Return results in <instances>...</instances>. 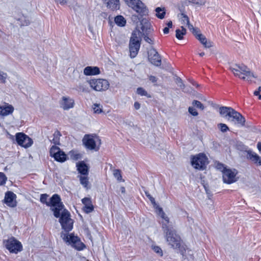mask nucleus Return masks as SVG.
<instances>
[{
  "instance_id": "obj_26",
  "label": "nucleus",
  "mask_w": 261,
  "mask_h": 261,
  "mask_svg": "<svg viewBox=\"0 0 261 261\" xmlns=\"http://www.w3.org/2000/svg\"><path fill=\"white\" fill-rule=\"evenodd\" d=\"M80 178L81 184L86 189H88L90 188L88 175H80L78 176Z\"/></svg>"
},
{
  "instance_id": "obj_33",
  "label": "nucleus",
  "mask_w": 261,
  "mask_h": 261,
  "mask_svg": "<svg viewBox=\"0 0 261 261\" xmlns=\"http://www.w3.org/2000/svg\"><path fill=\"white\" fill-rule=\"evenodd\" d=\"M159 213L162 218L165 221V222H163L162 224L164 223L166 224L167 225H169V218L166 215L165 213L164 212L163 209L161 207L159 208Z\"/></svg>"
},
{
  "instance_id": "obj_64",
  "label": "nucleus",
  "mask_w": 261,
  "mask_h": 261,
  "mask_svg": "<svg viewBox=\"0 0 261 261\" xmlns=\"http://www.w3.org/2000/svg\"><path fill=\"white\" fill-rule=\"evenodd\" d=\"M145 194L147 197H148V196L151 195L148 191H145Z\"/></svg>"
},
{
  "instance_id": "obj_38",
  "label": "nucleus",
  "mask_w": 261,
  "mask_h": 261,
  "mask_svg": "<svg viewBox=\"0 0 261 261\" xmlns=\"http://www.w3.org/2000/svg\"><path fill=\"white\" fill-rule=\"evenodd\" d=\"M192 105L193 106L197 107V108L203 110L204 109V107L203 104L199 101L194 100L192 102Z\"/></svg>"
},
{
  "instance_id": "obj_39",
  "label": "nucleus",
  "mask_w": 261,
  "mask_h": 261,
  "mask_svg": "<svg viewBox=\"0 0 261 261\" xmlns=\"http://www.w3.org/2000/svg\"><path fill=\"white\" fill-rule=\"evenodd\" d=\"M113 175L114 177L117 179L118 180H122V175L121 171L119 169H115L113 170Z\"/></svg>"
},
{
  "instance_id": "obj_5",
  "label": "nucleus",
  "mask_w": 261,
  "mask_h": 261,
  "mask_svg": "<svg viewBox=\"0 0 261 261\" xmlns=\"http://www.w3.org/2000/svg\"><path fill=\"white\" fill-rule=\"evenodd\" d=\"M48 195L46 194H41L40 200L42 203L45 204L47 206L50 207V210L53 211L54 207H62L61 198L58 194H54L49 199L48 201H47Z\"/></svg>"
},
{
  "instance_id": "obj_23",
  "label": "nucleus",
  "mask_w": 261,
  "mask_h": 261,
  "mask_svg": "<svg viewBox=\"0 0 261 261\" xmlns=\"http://www.w3.org/2000/svg\"><path fill=\"white\" fill-rule=\"evenodd\" d=\"M233 109L231 107H221L219 108V112L221 116L227 119Z\"/></svg>"
},
{
  "instance_id": "obj_3",
  "label": "nucleus",
  "mask_w": 261,
  "mask_h": 261,
  "mask_svg": "<svg viewBox=\"0 0 261 261\" xmlns=\"http://www.w3.org/2000/svg\"><path fill=\"white\" fill-rule=\"evenodd\" d=\"M230 70L236 76L248 82L251 81L252 77H257L249 68L244 65L235 64L230 67Z\"/></svg>"
},
{
  "instance_id": "obj_50",
  "label": "nucleus",
  "mask_w": 261,
  "mask_h": 261,
  "mask_svg": "<svg viewBox=\"0 0 261 261\" xmlns=\"http://www.w3.org/2000/svg\"><path fill=\"white\" fill-rule=\"evenodd\" d=\"M188 2L190 3H192V4H193L195 5H201L203 4L202 2L199 0H188Z\"/></svg>"
},
{
  "instance_id": "obj_34",
  "label": "nucleus",
  "mask_w": 261,
  "mask_h": 261,
  "mask_svg": "<svg viewBox=\"0 0 261 261\" xmlns=\"http://www.w3.org/2000/svg\"><path fill=\"white\" fill-rule=\"evenodd\" d=\"M60 148L55 145H53L51 147L49 151L50 155L51 156H53L54 155L57 156V154L59 153V151H60Z\"/></svg>"
},
{
  "instance_id": "obj_49",
  "label": "nucleus",
  "mask_w": 261,
  "mask_h": 261,
  "mask_svg": "<svg viewBox=\"0 0 261 261\" xmlns=\"http://www.w3.org/2000/svg\"><path fill=\"white\" fill-rule=\"evenodd\" d=\"M205 48H210L213 46V43L209 40L205 41L202 44Z\"/></svg>"
},
{
  "instance_id": "obj_17",
  "label": "nucleus",
  "mask_w": 261,
  "mask_h": 261,
  "mask_svg": "<svg viewBox=\"0 0 261 261\" xmlns=\"http://www.w3.org/2000/svg\"><path fill=\"white\" fill-rule=\"evenodd\" d=\"M129 41V49L130 52V57L132 58H135L138 54L140 47V42H137L136 41Z\"/></svg>"
},
{
  "instance_id": "obj_18",
  "label": "nucleus",
  "mask_w": 261,
  "mask_h": 261,
  "mask_svg": "<svg viewBox=\"0 0 261 261\" xmlns=\"http://www.w3.org/2000/svg\"><path fill=\"white\" fill-rule=\"evenodd\" d=\"M106 7L113 11L117 10L120 8L119 0H101Z\"/></svg>"
},
{
  "instance_id": "obj_24",
  "label": "nucleus",
  "mask_w": 261,
  "mask_h": 261,
  "mask_svg": "<svg viewBox=\"0 0 261 261\" xmlns=\"http://www.w3.org/2000/svg\"><path fill=\"white\" fill-rule=\"evenodd\" d=\"M61 136V134L59 130H56L54 133L53 136L50 137L49 139L51 143L54 144L55 145H60V137Z\"/></svg>"
},
{
  "instance_id": "obj_28",
  "label": "nucleus",
  "mask_w": 261,
  "mask_h": 261,
  "mask_svg": "<svg viewBox=\"0 0 261 261\" xmlns=\"http://www.w3.org/2000/svg\"><path fill=\"white\" fill-rule=\"evenodd\" d=\"M156 16L160 19H163L166 14V10L165 8L157 7L155 10Z\"/></svg>"
},
{
  "instance_id": "obj_9",
  "label": "nucleus",
  "mask_w": 261,
  "mask_h": 261,
  "mask_svg": "<svg viewBox=\"0 0 261 261\" xmlns=\"http://www.w3.org/2000/svg\"><path fill=\"white\" fill-rule=\"evenodd\" d=\"M126 4L137 12L145 14L147 9L144 4L140 0H124Z\"/></svg>"
},
{
  "instance_id": "obj_43",
  "label": "nucleus",
  "mask_w": 261,
  "mask_h": 261,
  "mask_svg": "<svg viewBox=\"0 0 261 261\" xmlns=\"http://www.w3.org/2000/svg\"><path fill=\"white\" fill-rule=\"evenodd\" d=\"M175 82L176 84L182 90L185 88V85L183 83L182 80L179 77H177L175 79Z\"/></svg>"
},
{
  "instance_id": "obj_61",
  "label": "nucleus",
  "mask_w": 261,
  "mask_h": 261,
  "mask_svg": "<svg viewBox=\"0 0 261 261\" xmlns=\"http://www.w3.org/2000/svg\"><path fill=\"white\" fill-rule=\"evenodd\" d=\"M167 25H168V27L169 28H171L172 27V22L171 21H169L168 23H167Z\"/></svg>"
},
{
  "instance_id": "obj_20",
  "label": "nucleus",
  "mask_w": 261,
  "mask_h": 261,
  "mask_svg": "<svg viewBox=\"0 0 261 261\" xmlns=\"http://www.w3.org/2000/svg\"><path fill=\"white\" fill-rule=\"evenodd\" d=\"M82 201V203L84 205L83 210L85 213H89L93 211L94 206L90 198L85 197L83 198Z\"/></svg>"
},
{
  "instance_id": "obj_53",
  "label": "nucleus",
  "mask_w": 261,
  "mask_h": 261,
  "mask_svg": "<svg viewBox=\"0 0 261 261\" xmlns=\"http://www.w3.org/2000/svg\"><path fill=\"white\" fill-rule=\"evenodd\" d=\"M150 201V202H151V203L152 204L154 205V206L156 205V203H155V199L154 198L152 197L151 195L150 196H148V197H147Z\"/></svg>"
},
{
  "instance_id": "obj_7",
  "label": "nucleus",
  "mask_w": 261,
  "mask_h": 261,
  "mask_svg": "<svg viewBox=\"0 0 261 261\" xmlns=\"http://www.w3.org/2000/svg\"><path fill=\"white\" fill-rule=\"evenodd\" d=\"M90 87L97 91L107 90L110 86L109 82L104 79H92L88 81Z\"/></svg>"
},
{
  "instance_id": "obj_36",
  "label": "nucleus",
  "mask_w": 261,
  "mask_h": 261,
  "mask_svg": "<svg viewBox=\"0 0 261 261\" xmlns=\"http://www.w3.org/2000/svg\"><path fill=\"white\" fill-rule=\"evenodd\" d=\"M137 93L138 94L140 95L141 96H146L147 97H150L151 96L148 94L147 91L142 88H138L137 90Z\"/></svg>"
},
{
  "instance_id": "obj_62",
  "label": "nucleus",
  "mask_w": 261,
  "mask_h": 261,
  "mask_svg": "<svg viewBox=\"0 0 261 261\" xmlns=\"http://www.w3.org/2000/svg\"><path fill=\"white\" fill-rule=\"evenodd\" d=\"M120 190H121V193H125V188L124 187H121Z\"/></svg>"
},
{
  "instance_id": "obj_52",
  "label": "nucleus",
  "mask_w": 261,
  "mask_h": 261,
  "mask_svg": "<svg viewBox=\"0 0 261 261\" xmlns=\"http://www.w3.org/2000/svg\"><path fill=\"white\" fill-rule=\"evenodd\" d=\"M55 2L61 5H66L67 3L68 0H55Z\"/></svg>"
},
{
  "instance_id": "obj_14",
  "label": "nucleus",
  "mask_w": 261,
  "mask_h": 261,
  "mask_svg": "<svg viewBox=\"0 0 261 261\" xmlns=\"http://www.w3.org/2000/svg\"><path fill=\"white\" fill-rule=\"evenodd\" d=\"M148 60L151 64L160 66L161 65V58L158 51L154 48H151L148 52Z\"/></svg>"
},
{
  "instance_id": "obj_46",
  "label": "nucleus",
  "mask_w": 261,
  "mask_h": 261,
  "mask_svg": "<svg viewBox=\"0 0 261 261\" xmlns=\"http://www.w3.org/2000/svg\"><path fill=\"white\" fill-rule=\"evenodd\" d=\"M196 38L200 42V43L203 44V43L207 40V39L202 34H197L196 36Z\"/></svg>"
},
{
  "instance_id": "obj_1",
  "label": "nucleus",
  "mask_w": 261,
  "mask_h": 261,
  "mask_svg": "<svg viewBox=\"0 0 261 261\" xmlns=\"http://www.w3.org/2000/svg\"><path fill=\"white\" fill-rule=\"evenodd\" d=\"M162 228L168 245L173 249L178 250L183 255L186 251L185 244L176 230L172 227L164 223L163 224Z\"/></svg>"
},
{
  "instance_id": "obj_63",
  "label": "nucleus",
  "mask_w": 261,
  "mask_h": 261,
  "mask_svg": "<svg viewBox=\"0 0 261 261\" xmlns=\"http://www.w3.org/2000/svg\"><path fill=\"white\" fill-rule=\"evenodd\" d=\"M253 94L255 96H258L259 94V92L258 90H256L254 92Z\"/></svg>"
},
{
  "instance_id": "obj_48",
  "label": "nucleus",
  "mask_w": 261,
  "mask_h": 261,
  "mask_svg": "<svg viewBox=\"0 0 261 261\" xmlns=\"http://www.w3.org/2000/svg\"><path fill=\"white\" fill-rule=\"evenodd\" d=\"M188 112L194 116H196L198 115V113L196 110L192 107H190L189 108Z\"/></svg>"
},
{
  "instance_id": "obj_21",
  "label": "nucleus",
  "mask_w": 261,
  "mask_h": 261,
  "mask_svg": "<svg viewBox=\"0 0 261 261\" xmlns=\"http://www.w3.org/2000/svg\"><path fill=\"white\" fill-rule=\"evenodd\" d=\"M84 73L86 75H94L100 73V70L97 67L87 66L84 69Z\"/></svg>"
},
{
  "instance_id": "obj_59",
  "label": "nucleus",
  "mask_w": 261,
  "mask_h": 261,
  "mask_svg": "<svg viewBox=\"0 0 261 261\" xmlns=\"http://www.w3.org/2000/svg\"><path fill=\"white\" fill-rule=\"evenodd\" d=\"M169 28L166 27L163 29V32L165 34H167L169 33Z\"/></svg>"
},
{
  "instance_id": "obj_12",
  "label": "nucleus",
  "mask_w": 261,
  "mask_h": 261,
  "mask_svg": "<svg viewBox=\"0 0 261 261\" xmlns=\"http://www.w3.org/2000/svg\"><path fill=\"white\" fill-rule=\"evenodd\" d=\"M6 247L10 252L15 253H17L22 249L21 243L14 238H10L7 240Z\"/></svg>"
},
{
  "instance_id": "obj_8",
  "label": "nucleus",
  "mask_w": 261,
  "mask_h": 261,
  "mask_svg": "<svg viewBox=\"0 0 261 261\" xmlns=\"http://www.w3.org/2000/svg\"><path fill=\"white\" fill-rule=\"evenodd\" d=\"M191 163L194 168L197 169L203 170L208 163L207 158L205 154L199 153L192 158Z\"/></svg>"
},
{
  "instance_id": "obj_56",
  "label": "nucleus",
  "mask_w": 261,
  "mask_h": 261,
  "mask_svg": "<svg viewBox=\"0 0 261 261\" xmlns=\"http://www.w3.org/2000/svg\"><path fill=\"white\" fill-rule=\"evenodd\" d=\"M192 32V33L196 37L197 34H199L200 33H199V31L198 29L197 28H195L194 29V30H192L191 31Z\"/></svg>"
},
{
  "instance_id": "obj_31",
  "label": "nucleus",
  "mask_w": 261,
  "mask_h": 261,
  "mask_svg": "<svg viewBox=\"0 0 261 261\" xmlns=\"http://www.w3.org/2000/svg\"><path fill=\"white\" fill-rule=\"evenodd\" d=\"M187 32L186 29L184 27H181V30L177 29L176 30V37L179 40L183 39V36L186 35Z\"/></svg>"
},
{
  "instance_id": "obj_55",
  "label": "nucleus",
  "mask_w": 261,
  "mask_h": 261,
  "mask_svg": "<svg viewBox=\"0 0 261 261\" xmlns=\"http://www.w3.org/2000/svg\"><path fill=\"white\" fill-rule=\"evenodd\" d=\"M217 168L218 169H220V170H221L222 172H223V171L224 170V169H226L225 167H224L223 166V165L221 164H218V165H217Z\"/></svg>"
},
{
  "instance_id": "obj_35",
  "label": "nucleus",
  "mask_w": 261,
  "mask_h": 261,
  "mask_svg": "<svg viewBox=\"0 0 261 261\" xmlns=\"http://www.w3.org/2000/svg\"><path fill=\"white\" fill-rule=\"evenodd\" d=\"M116 41L119 44L125 43L126 41V37L123 35H117L115 39Z\"/></svg>"
},
{
  "instance_id": "obj_45",
  "label": "nucleus",
  "mask_w": 261,
  "mask_h": 261,
  "mask_svg": "<svg viewBox=\"0 0 261 261\" xmlns=\"http://www.w3.org/2000/svg\"><path fill=\"white\" fill-rule=\"evenodd\" d=\"M7 74L4 72H0V82L3 84H5L6 82V79L7 78Z\"/></svg>"
},
{
  "instance_id": "obj_15",
  "label": "nucleus",
  "mask_w": 261,
  "mask_h": 261,
  "mask_svg": "<svg viewBox=\"0 0 261 261\" xmlns=\"http://www.w3.org/2000/svg\"><path fill=\"white\" fill-rule=\"evenodd\" d=\"M60 105L64 110H68L73 108L74 106V100L68 96H63L60 101Z\"/></svg>"
},
{
  "instance_id": "obj_51",
  "label": "nucleus",
  "mask_w": 261,
  "mask_h": 261,
  "mask_svg": "<svg viewBox=\"0 0 261 261\" xmlns=\"http://www.w3.org/2000/svg\"><path fill=\"white\" fill-rule=\"evenodd\" d=\"M144 39L145 40V41H146L149 44H152L153 43V41L152 40V39L147 36H145L144 37Z\"/></svg>"
},
{
  "instance_id": "obj_4",
  "label": "nucleus",
  "mask_w": 261,
  "mask_h": 261,
  "mask_svg": "<svg viewBox=\"0 0 261 261\" xmlns=\"http://www.w3.org/2000/svg\"><path fill=\"white\" fill-rule=\"evenodd\" d=\"M83 144L90 150L97 151L101 145V140L96 135H86L83 139Z\"/></svg>"
},
{
  "instance_id": "obj_42",
  "label": "nucleus",
  "mask_w": 261,
  "mask_h": 261,
  "mask_svg": "<svg viewBox=\"0 0 261 261\" xmlns=\"http://www.w3.org/2000/svg\"><path fill=\"white\" fill-rule=\"evenodd\" d=\"M152 249L159 256H163V251H162V249L159 246H152Z\"/></svg>"
},
{
  "instance_id": "obj_2",
  "label": "nucleus",
  "mask_w": 261,
  "mask_h": 261,
  "mask_svg": "<svg viewBox=\"0 0 261 261\" xmlns=\"http://www.w3.org/2000/svg\"><path fill=\"white\" fill-rule=\"evenodd\" d=\"M61 205L62 207H54L53 212L56 218H60L59 222L62 229L66 232H69L73 228V220L70 218V213L64 208L63 203Z\"/></svg>"
},
{
  "instance_id": "obj_6",
  "label": "nucleus",
  "mask_w": 261,
  "mask_h": 261,
  "mask_svg": "<svg viewBox=\"0 0 261 261\" xmlns=\"http://www.w3.org/2000/svg\"><path fill=\"white\" fill-rule=\"evenodd\" d=\"M61 237L65 242L68 243L69 244L78 250H82L85 247V245L81 241L80 239L72 234H68L66 233L62 232Z\"/></svg>"
},
{
  "instance_id": "obj_47",
  "label": "nucleus",
  "mask_w": 261,
  "mask_h": 261,
  "mask_svg": "<svg viewBox=\"0 0 261 261\" xmlns=\"http://www.w3.org/2000/svg\"><path fill=\"white\" fill-rule=\"evenodd\" d=\"M23 19L24 20H23L22 18L21 19V25L27 26L30 24V20L28 17L24 16Z\"/></svg>"
},
{
  "instance_id": "obj_58",
  "label": "nucleus",
  "mask_w": 261,
  "mask_h": 261,
  "mask_svg": "<svg viewBox=\"0 0 261 261\" xmlns=\"http://www.w3.org/2000/svg\"><path fill=\"white\" fill-rule=\"evenodd\" d=\"M187 25L189 28V29L192 31V30H194V27L193 26L192 24H191L190 23V21L189 22V23H187Z\"/></svg>"
},
{
  "instance_id": "obj_29",
  "label": "nucleus",
  "mask_w": 261,
  "mask_h": 261,
  "mask_svg": "<svg viewBox=\"0 0 261 261\" xmlns=\"http://www.w3.org/2000/svg\"><path fill=\"white\" fill-rule=\"evenodd\" d=\"M141 32L139 30L134 31L132 34V36L129 41H132L133 40V42L136 41L137 42H140V34Z\"/></svg>"
},
{
  "instance_id": "obj_10",
  "label": "nucleus",
  "mask_w": 261,
  "mask_h": 261,
  "mask_svg": "<svg viewBox=\"0 0 261 261\" xmlns=\"http://www.w3.org/2000/svg\"><path fill=\"white\" fill-rule=\"evenodd\" d=\"M16 140L18 145L24 148L30 147L33 143V140L23 133L16 134Z\"/></svg>"
},
{
  "instance_id": "obj_44",
  "label": "nucleus",
  "mask_w": 261,
  "mask_h": 261,
  "mask_svg": "<svg viewBox=\"0 0 261 261\" xmlns=\"http://www.w3.org/2000/svg\"><path fill=\"white\" fill-rule=\"evenodd\" d=\"M7 177L5 174L3 172H0V186L5 184Z\"/></svg>"
},
{
  "instance_id": "obj_32",
  "label": "nucleus",
  "mask_w": 261,
  "mask_h": 261,
  "mask_svg": "<svg viewBox=\"0 0 261 261\" xmlns=\"http://www.w3.org/2000/svg\"><path fill=\"white\" fill-rule=\"evenodd\" d=\"M70 158L73 160L77 161L81 158V154L76 151L71 150L68 153Z\"/></svg>"
},
{
  "instance_id": "obj_16",
  "label": "nucleus",
  "mask_w": 261,
  "mask_h": 261,
  "mask_svg": "<svg viewBox=\"0 0 261 261\" xmlns=\"http://www.w3.org/2000/svg\"><path fill=\"white\" fill-rule=\"evenodd\" d=\"M16 195L12 192L8 191L5 193L4 202L9 206L14 207L16 206Z\"/></svg>"
},
{
  "instance_id": "obj_30",
  "label": "nucleus",
  "mask_w": 261,
  "mask_h": 261,
  "mask_svg": "<svg viewBox=\"0 0 261 261\" xmlns=\"http://www.w3.org/2000/svg\"><path fill=\"white\" fill-rule=\"evenodd\" d=\"M116 24L119 27H124L126 24L125 19L121 15H118L115 18Z\"/></svg>"
},
{
  "instance_id": "obj_19",
  "label": "nucleus",
  "mask_w": 261,
  "mask_h": 261,
  "mask_svg": "<svg viewBox=\"0 0 261 261\" xmlns=\"http://www.w3.org/2000/svg\"><path fill=\"white\" fill-rule=\"evenodd\" d=\"M14 107L8 103H5L4 105H0V115L7 116L12 114L14 111Z\"/></svg>"
},
{
  "instance_id": "obj_27",
  "label": "nucleus",
  "mask_w": 261,
  "mask_h": 261,
  "mask_svg": "<svg viewBox=\"0 0 261 261\" xmlns=\"http://www.w3.org/2000/svg\"><path fill=\"white\" fill-rule=\"evenodd\" d=\"M53 157L54 158L55 160L58 162H63L66 160L67 155L62 151H59V153L57 154V156L54 155Z\"/></svg>"
},
{
  "instance_id": "obj_57",
  "label": "nucleus",
  "mask_w": 261,
  "mask_h": 261,
  "mask_svg": "<svg viewBox=\"0 0 261 261\" xmlns=\"http://www.w3.org/2000/svg\"><path fill=\"white\" fill-rule=\"evenodd\" d=\"M134 107L135 109L138 110L140 108V104L138 102H135L134 103Z\"/></svg>"
},
{
  "instance_id": "obj_13",
  "label": "nucleus",
  "mask_w": 261,
  "mask_h": 261,
  "mask_svg": "<svg viewBox=\"0 0 261 261\" xmlns=\"http://www.w3.org/2000/svg\"><path fill=\"white\" fill-rule=\"evenodd\" d=\"M227 120L241 126H244L245 125V118L240 113L234 109L231 111L230 115L229 116L228 118H227Z\"/></svg>"
},
{
  "instance_id": "obj_11",
  "label": "nucleus",
  "mask_w": 261,
  "mask_h": 261,
  "mask_svg": "<svg viewBox=\"0 0 261 261\" xmlns=\"http://www.w3.org/2000/svg\"><path fill=\"white\" fill-rule=\"evenodd\" d=\"M236 169H224L223 171V180L225 183L230 184L237 181Z\"/></svg>"
},
{
  "instance_id": "obj_54",
  "label": "nucleus",
  "mask_w": 261,
  "mask_h": 261,
  "mask_svg": "<svg viewBox=\"0 0 261 261\" xmlns=\"http://www.w3.org/2000/svg\"><path fill=\"white\" fill-rule=\"evenodd\" d=\"M149 80H150L152 83H155V82H156V81H157V79H156V77L155 76H154L150 75V76H149Z\"/></svg>"
},
{
  "instance_id": "obj_22",
  "label": "nucleus",
  "mask_w": 261,
  "mask_h": 261,
  "mask_svg": "<svg viewBox=\"0 0 261 261\" xmlns=\"http://www.w3.org/2000/svg\"><path fill=\"white\" fill-rule=\"evenodd\" d=\"M76 166L78 171L81 174V175H88V167L85 163L83 162L78 163Z\"/></svg>"
},
{
  "instance_id": "obj_25",
  "label": "nucleus",
  "mask_w": 261,
  "mask_h": 261,
  "mask_svg": "<svg viewBox=\"0 0 261 261\" xmlns=\"http://www.w3.org/2000/svg\"><path fill=\"white\" fill-rule=\"evenodd\" d=\"M247 158L251 160L255 163H258L259 165V162H261L260 157L255 152L251 150L247 151Z\"/></svg>"
},
{
  "instance_id": "obj_40",
  "label": "nucleus",
  "mask_w": 261,
  "mask_h": 261,
  "mask_svg": "<svg viewBox=\"0 0 261 261\" xmlns=\"http://www.w3.org/2000/svg\"><path fill=\"white\" fill-rule=\"evenodd\" d=\"M102 107L100 105L95 103L93 106L94 112L96 114H100L102 112Z\"/></svg>"
},
{
  "instance_id": "obj_37",
  "label": "nucleus",
  "mask_w": 261,
  "mask_h": 261,
  "mask_svg": "<svg viewBox=\"0 0 261 261\" xmlns=\"http://www.w3.org/2000/svg\"><path fill=\"white\" fill-rule=\"evenodd\" d=\"M218 127L222 133H225L229 130L227 125L222 123H219L218 124Z\"/></svg>"
},
{
  "instance_id": "obj_41",
  "label": "nucleus",
  "mask_w": 261,
  "mask_h": 261,
  "mask_svg": "<svg viewBox=\"0 0 261 261\" xmlns=\"http://www.w3.org/2000/svg\"><path fill=\"white\" fill-rule=\"evenodd\" d=\"M180 20L182 24L189 23L190 21L188 16L184 13L180 14Z\"/></svg>"
},
{
  "instance_id": "obj_60",
  "label": "nucleus",
  "mask_w": 261,
  "mask_h": 261,
  "mask_svg": "<svg viewBox=\"0 0 261 261\" xmlns=\"http://www.w3.org/2000/svg\"><path fill=\"white\" fill-rule=\"evenodd\" d=\"M257 147L259 151L261 152V142H258L257 143Z\"/></svg>"
}]
</instances>
